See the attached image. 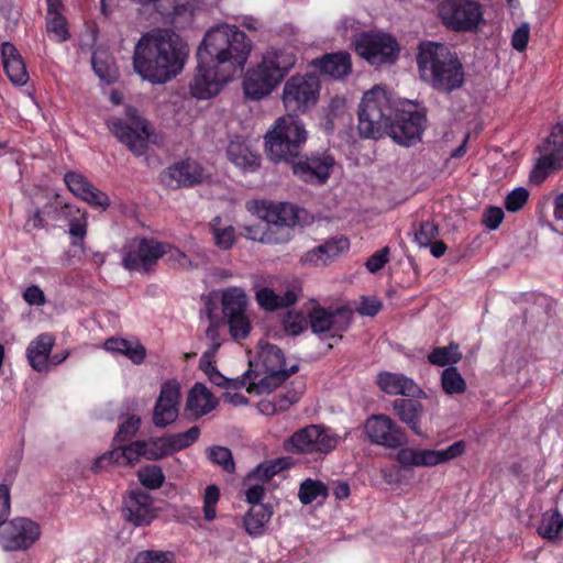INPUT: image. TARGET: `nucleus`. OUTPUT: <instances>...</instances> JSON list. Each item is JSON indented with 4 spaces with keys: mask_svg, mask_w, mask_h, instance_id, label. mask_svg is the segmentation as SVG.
I'll list each match as a JSON object with an SVG mask.
<instances>
[{
    "mask_svg": "<svg viewBox=\"0 0 563 563\" xmlns=\"http://www.w3.org/2000/svg\"><path fill=\"white\" fill-rule=\"evenodd\" d=\"M91 65L95 74L106 84H113L119 77V71L112 55L108 49L97 48L92 53Z\"/></svg>",
    "mask_w": 563,
    "mask_h": 563,
    "instance_id": "e433bc0d",
    "label": "nucleus"
},
{
    "mask_svg": "<svg viewBox=\"0 0 563 563\" xmlns=\"http://www.w3.org/2000/svg\"><path fill=\"white\" fill-rule=\"evenodd\" d=\"M289 466L290 461L287 457H279L272 461H265L253 471V475L263 481H269L276 474L284 470H287Z\"/></svg>",
    "mask_w": 563,
    "mask_h": 563,
    "instance_id": "09e8293b",
    "label": "nucleus"
},
{
    "mask_svg": "<svg viewBox=\"0 0 563 563\" xmlns=\"http://www.w3.org/2000/svg\"><path fill=\"white\" fill-rule=\"evenodd\" d=\"M188 55L187 44L170 31L159 30L142 36L135 46V71L153 84H164L183 69Z\"/></svg>",
    "mask_w": 563,
    "mask_h": 563,
    "instance_id": "f257e3e1",
    "label": "nucleus"
},
{
    "mask_svg": "<svg viewBox=\"0 0 563 563\" xmlns=\"http://www.w3.org/2000/svg\"><path fill=\"white\" fill-rule=\"evenodd\" d=\"M308 139L305 123L291 113L279 117L265 134L268 157L274 162H292Z\"/></svg>",
    "mask_w": 563,
    "mask_h": 563,
    "instance_id": "423d86ee",
    "label": "nucleus"
},
{
    "mask_svg": "<svg viewBox=\"0 0 563 563\" xmlns=\"http://www.w3.org/2000/svg\"><path fill=\"white\" fill-rule=\"evenodd\" d=\"M222 312L227 318L246 313L249 298L240 287H230L222 292Z\"/></svg>",
    "mask_w": 563,
    "mask_h": 563,
    "instance_id": "58836bf2",
    "label": "nucleus"
},
{
    "mask_svg": "<svg viewBox=\"0 0 563 563\" xmlns=\"http://www.w3.org/2000/svg\"><path fill=\"white\" fill-rule=\"evenodd\" d=\"M320 71L332 78H343L352 69L351 56L346 52L325 54L322 58L313 62Z\"/></svg>",
    "mask_w": 563,
    "mask_h": 563,
    "instance_id": "2f4dec72",
    "label": "nucleus"
},
{
    "mask_svg": "<svg viewBox=\"0 0 563 563\" xmlns=\"http://www.w3.org/2000/svg\"><path fill=\"white\" fill-rule=\"evenodd\" d=\"M297 371V363L287 367L285 354H255L249 360V369L244 376L228 378L223 388L238 390L246 387L249 394H269Z\"/></svg>",
    "mask_w": 563,
    "mask_h": 563,
    "instance_id": "20e7f679",
    "label": "nucleus"
},
{
    "mask_svg": "<svg viewBox=\"0 0 563 563\" xmlns=\"http://www.w3.org/2000/svg\"><path fill=\"white\" fill-rule=\"evenodd\" d=\"M294 229L286 225L265 224L264 244L282 245L291 241Z\"/></svg>",
    "mask_w": 563,
    "mask_h": 563,
    "instance_id": "8fccbe9b",
    "label": "nucleus"
},
{
    "mask_svg": "<svg viewBox=\"0 0 563 563\" xmlns=\"http://www.w3.org/2000/svg\"><path fill=\"white\" fill-rule=\"evenodd\" d=\"M227 155L230 162L245 172H254L260 167V156L241 140L230 141Z\"/></svg>",
    "mask_w": 563,
    "mask_h": 563,
    "instance_id": "473e14b6",
    "label": "nucleus"
},
{
    "mask_svg": "<svg viewBox=\"0 0 563 563\" xmlns=\"http://www.w3.org/2000/svg\"><path fill=\"white\" fill-rule=\"evenodd\" d=\"M320 80L312 74L290 77L283 89V103L288 111L306 112L312 108L319 98Z\"/></svg>",
    "mask_w": 563,
    "mask_h": 563,
    "instance_id": "9b49d317",
    "label": "nucleus"
},
{
    "mask_svg": "<svg viewBox=\"0 0 563 563\" xmlns=\"http://www.w3.org/2000/svg\"><path fill=\"white\" fill-rule=\"evenodd\" d=\"M3 525L0 547L4 551L26 550L41 534L38 525L29 518H15Z\"/></svg>",
    "mask_w": 563,
    "mask_h": 563,
    "instance_id": "f3484780",
    "label": "nucleus"
},
{
    "mask_svg": "<svg viewBox=\"0 0 563 563\" xmlns=\"http://www.w3.org/2000/svg\"><path fill=\"white\" fill-rule=\"evenodd\" d=\"M179 396V384L176 380L163 384L153 411L156 427L164 428L177 419Z\"/></svg>",
    "mask_w": 563,
    "mask_h": 563,
    "instance_id": "412c9836",
    "label": "nucleus"
},
{
    "mask_svg": "<svg viewBox=\"0 0 563 563\" xmlns=\"http://www.w3.org/2000/svg\"><path fill=\"white\" fill-rule=\"evenodd\" d=\"M417 64L422 80L439 91L451 92L463 86L462 62L445 44L431 41L420 43Z\"/></svg>",
    "mask_w": 563,
    "mask_h": 563,
    "instance_id": "f03ea898",
    "label": "nucleus"
},
{
    "mask_svg": "<svg viewBox=\"0 0 563 563\" xmlns=\"http://www.w3.org/2000/svg\"><path fill=\"white\" fill-rule=\"evenodd\" d=\"M141 457H143L141 440L125 445L119 443L117 448L99 456L93 464V468H106L110 464L129 466L139 462Z\"/></svg>",
    "mask_w": 563,
    "mask_h": 563,
    "instance_id": "bb28decb",
    "label": "nucleus"
},
{
    "mask_svg": "<svg viewBox=\"0 0 563 563\" xmlns=\"http://www.w3.org/2000/svg\"><path fill=\"white\" fill-rule=\"evenodd\" d=\"M354 45L356 53L374 66L394 63L399 52L397 41L383 32H364Z\"/></svg>",
    "mask_w": 563,
    "mask_h": 563,
    "instance_id": "4468645a",
    "label": "nucleus"
},
{
    "mask_svg": "<svg viewBox=\"0 0 563 563\" xmlns=\"http://www.w3.org/2000/svg\"><path fill=\"white\" fill-rule=\"evenodd\" d=\"M207 456L213 463L219 465L224 472L233 473L235 464L231 451L221 445H214L207 449Z\"/></svg>",
    "mask_w": 563,
    "mask_h": 563,
    "instance_id": "de8ad7c7",
    "label": "nucleus"
},
{
    "mask_svg": "<svg viewBox=\"0 0 563 563\" xmlns=\"http://www.w3.org/2000/svg\"><path fill=\"white\" fill-rule=\"evenodd\" d=\"M141 442L143 457L146 460L156 461L170 455L165 437Z\"/></svg>",
    "mask_w": 563,
    "mask_h": 563,
    "instance_id": "5fc2aeb1",
    "label": "nucleus"
},
{
    "mask_svg": "<svg viewBox=\"0 0 563 563\" xmlns=\"http://www.w3.org/2000/svg\"><path fill=\"white\" fill-rule=\"evenodd\" d=\"M134 563H176L169 551L145 550L137 553Z\"/></svg>",
    "mask_w": 563,
    "mask_h": 563,
    "instance_id": "13d9d810",
    "label": "nucleus"
},
{
    "mask_svg": "<svg viewBox=\"0 0 563 563\" xmlns=\"http://www.w3.org/2000/svg\"><path fill=\"white\" fill-rule=\"evenodd\" d=\"M376 384L383 393L389 396L426 397L422 388L412 378L401 373L382 371L376 375Z\"/></svg>",
    "mask_w": 563,
    "mask_h": 563,
    "instance_id": "5701e85b",
    "label": "nucleus"
},
{
    "mask_svg": "<svg viewBox=\"0 0 563 563\" xmlns=\"http://www.w3.org/2000/svg\"><path fill=\"white\" fill-rule=\"evenodd\" d=\"M164 253V244L153 240L141 239L129 246L122 264L129 271L147 273Z\"/></svg>",
    "mask_w": 563,
    "mask_h": 563,
    "instance_id": "a211bd4d",
    "label": "nucleus"
},
{
    "mask_svg": "<svg viewBox=\"0 0 563 563\" xmlns=\"http://www.w3.org/2000/svg\"><path fill=\"white\" fill-rule=\"evenodd\" d=\"M218 406V399L201 383H196L188 393L186 409L195 418H201Z\"/></svg>",
    "mask_w": 563,
    "mask_h": 563,
    "instance_id": "c756f323",
    "label": "nucleus"
},
{
    "mask_svg": "<svg viewBox=\"0 0 563 563\" xmlns=\"http://www.w3.org/2000/svg\"><path fill=\"white\" fill-rule=\"evenodd\" d=\"M272 515L273 509L269 505L252 506L243 517V527L246 533L253 538L264 534Z\"/></svg>",
    "mask_w": 563,
    "mask_h": 563,
    "instance_id": "c9c22d12",
    "label": "nucleus"
},
{
    "mask_svg": "<svg viewBox=\"0 0 563 563\" xmlns=\"http://www.w3.org/2000/svg\"><path fill=\"white\" fill-rule=\"evenodd\" d=\"M394 106L387 91L375 87L364 93L358 107V133L365 139H378L388 129Z\"/></svg>",
    "mask_w": 563,
    "mask_h": 563,
    "instance_id": "0eeeda50",
    "label": "nucleus"
},
{
    "mask_svg": "<svg viewBox=\"0 0 563 563\" xmlns=\"http://www.w3.org/2000/svg\"><path fill=\"white\" fill-rule=\"evenodd\" d=\"M388 254H389V249L387 246L375 252L366 261V264H365L366 268L371 273H376V272L380 271L388 261Z\"/></svg>",
    "mask_w": 563,
    "mask_h": 563,
    "instance_id": "338daca9",
    "label": "nucleus"
},
{
    "mask_svg": "<svg viewBox=\"0 0 563 563\" xmlns=\"http://www.w3.org/2000/svg\"><path fill=\"white\" fill-rule=\"evenodd\" d=\"M438 11L443 23L453 31H473L483 22L482 5L472 0H442Z\"/></svg>",
    "mask_w": 563,
    "mask_h": 563,
    "instance_id": "f8f14e48",
    "label": "nucleus"
},
{
    "mask_svg": "<svg viewBox=\"0 0 563 563\" xmlns=\"http://www.w3.org/2000/svg\"><path fill=\"white\" fill-rule=\"evenodd\" d=\"M55 344V338L51 333L37 335L27 346L26 352H51Z\"/></svg>",
    "mask_w": 563,
    "mask_h": 563,
    "instance_id": "0e129e2a",
    "label": "nucleus"
},
{
    "mask_svg": "<svg viewBox=\"0 0 563 563\" xmlns=\"http://www.w3.org/2000/svg\"><path fill=\"white\" fill-rule=\"evenodd\" d=\"M320 496L322 498L328 496V488L322 482L307 478L300 484L298 498L301 504L309 505Z\"/></svg>",
    "mask_w": 563,
    "mask_h": 563,
    "instance_id": "79ce46f5",
    "label": "nucleus"
},
{
    "mask_svg": "<svg viewBox=\"0 0 563 563\" xmlns=\"http://www.w3.org/2000/svg\"><path fill=\"white\" fill-rule=\"evenodd\" d=\"M353 310L346 306L324 308L313 307L309 313V327L321 340L327 341L328 349H334L342 340L352 322Z\"/></svg>",
    "mask_w": 563,
    "mask_h": 563,
    "instance_id": "6e6552de",
    "label": "nucleus"
},
{
    "mask_svg": "<svg viewBox=\"0 0 563 563\" xmlns=\"http://www.w3.org/2000/svg\"><path fill=\"white\" fill-rule=\"evenodd\" d=\"M229 330L233 339H244L251 331V321L247 313L227 318Z\"/></svg>",
    "mask_w": 563,
    "mask_h": 563,
    "instance_id": "4d7b16f0",
    "label": "nucleus"
},
{
    "mask_svg": "<svg viewBox=\"0 0 563 563\" xmlns=\"http://www.w3.org/2000/svg\"><path fill=\"white\" fill-rule=\"evenodd\" d=\"M333 167L334 158L327 153H321L312 155L303 162L295 163L292 172L305 181L322 184L329 178Z\"/></svg>",
    "mask_w": 563,
    "mask_h": 563,
    "instance_id": "393cba45",
    "label": "nucleus"
},
{
    "mask_svg": "<svg viewBox=\"0 0 563 563\" xmlns=\"http://www.w3.org/2000/svg\"><path fill=\"white\" fill-rule=\"evenodd\" d=\"M540 157L534 174L541 179L551 170L563 167V123L553 128L544 143L539 146Z\"/></svg>",
    "mask_w": 563,
    "mask_h": 563,
    "instance_id": "aec40b11",
    "label": "nucleus"
},
{
    "mask_svg": "<svg viewBox=\"0 0 563 563\" xmlns=\"http://www.w3.org/2000/svg\"><path fill=\"white\" fill-rule=\"evenodd\" d=\"M68 354H26L29 364L37 372L49 371L63 363Z\"/></svg>",
    "mask_w": 563,
    "mask_h": 563,
    "instance_id": "6e6d98bb",
    "label": "nucleus"
},
{
    "mask_svg": "<svg viewBox=\"0 0 563 563\" xmlns=\"http://www.w3.org/2000/svg\"><path fill=\"white\" fill-rule=\"evenodd\" d=\"M197 71L190 82L191 95L200 100L217 96L231 76L219 68L203 51H197Z\"/></svg>",
    "mask_w": 563,
    "mask_h": 563,
    "instance_id": "ddd939ff",
    "label": "nucleus"
},
{
    "mask_svg": "<svg viewBox=\"0 0 563 563\" xmlns=\"http://www.w3.org/2000/svg\"><path fill=\"white\" fill-rule=\"evenodd\" d=\"M1 53L3 67L10 81L16 86L25 85L29 80V75L22 56L15 46L5 42L2 44Z\"/></svg>",
    "mask_w": 563,
    "mask_h": 563,
    "instance_id": "7c9ffc66",
    "label": "nucleus"
},
{
    "mask_svg": "<svg viewBox=\"0 0 563 563\" xmlns=\"http://www.w3.org/2000/svg\"><path fill=\"white\" fill-rule=\"evenodd\" d=\"M427 128V114L424 110H401L390 120L388 133L390 137L402 146H413L421 141L423 131Z\"/></svg>",
    "mask_w": 563,
    "mask_h": 563,
    "instance_id": "2eb2a0df",
    "label": "nucleus"
},
{
    "mask_svg": "<svg viewBox=\"0 0 563 563\" xmlns=\"http://www.w3.org/2000/svg\"><path fill=\"white\" fill-rule=\"evenodd\" d=\"M393 410L399 420L406 423L413 433L421 435V418L424 413L423 405L416 398H397L391 402Z\"/></svg>",
    "mask_w": 563,
    "mask_h": 563,
    "instance_id": "c85d7f7f",
    "label": "nucleus"
},
{
    "mask_svg": "<svg viewBox=\"0 0 563 563\" xmlns=\"http://www.w3.org/2000/svg\"><path fill=\"white\" fill-rule=\"evenodd\" d=\"M46 32L51 38L57 43H63L68 40L69 32L67 23L62 13L52 12L46 15Z\"/></svg>",
    "mask_w": 563,
    "mask_h": 563,
    "instance_id": "49530a36",
    "label": "nucleus"
},
{
    "mask_svg": "<svg viewBox=\"0 0 563 563\" xmlns=\"http://www.w3.org/2000/svg\"><path fill=\"white\" fill-rule=\"evenodd\" d=\"M439 229L434 222L426 221L420 224L419 231L416 232L415 240L420 247H427L438 235Z\"/></svg>",
    "mask_w": 563,
    "mask_h": 563,
    "instance_id": "052dcab7",
    "label": "nucleus"
},
{
    "mask_svg": "<svg viewBox=\"0 0 563 563\" xmlns=\"http://www.w3.org/2000/svg\"><path fill=\"white\" fill-rule=\"evenodd\" d=\"M200 435V429L197 426L191 427L189 430L180 433H175L165 437L169 454L184 450L195 443Z\"/></svg>",
    "mask_w": 563,
    "mask_h": 563,
    "instance_id": "37998d69",
    "label": "nucleus"
},
{
    "mask_svg": "<svg viewBox=\"0 0 563 563\" xmlns=\"http://www.w3.org/2000/svg\"><path fill=\"white\" fill-rule=\"evenodd\" d=\"M154 9L166 22L177 24L180 20L190 18V3L188 0H152Z\"/></svg>",
    "mask_w": 563,
    "mask_h": 563,
    "instance_id": "f704fd0d",
    "label": "nucleus"
},
{
    "mask_svg": "<svg viewBox=\"0 0 563 563\" xmlns=\"http://www.w3.org/2000/svg\"><path fill=\"white\" fill-rule=\"evenodd\" d=\"M207 178L205 168L191 159L175 163L161 174L162 183L172 189L196 186Z\"/></svg>",
    "mask_w": 563,
    "mask_h": 563,
    "instance_id": "6ab92c4d",
    "label": "nucleus"
},
{
    "mask_svg": "<svg viewBox=\"0 0 563 563\" xmlns=\"http://www.w3.org/2000/svg\"><path fill=\"white\" fill-rule=\"evenodd\" d=\"M64 180L68 187V189L78 198L82 199L84 201L88 202L89 205L93 207H99L101 209H106L110 205L109 197L96 188L90 181L87 180L86 177H84L80 174H77L75 172H68Z\"/></svg>",
    "mask_w": 563,
    "mask_h": 563,
    "instance_id": "a878e982",
    "label": "nucleus"
},
{
    "mask_svg": "<svg viewBox=\"0 0 563 563\" xmlns=\"http://www.w3.org/2000/svg\"><path fill=\"white\" fill-rule=\"evenodd\" d=\"M103 347L107 352H146L145 346L136 338H110Z\"/></svg>",
    "mask_w": 563,
    "mask_h": 563,
    "instance_id": "603ef678",
    "label": "nucleus"
},
{
    "mask_svg": "<svg viewBox=\"0 0 563 563\" xmlns=\"http://www.w3.org/2000/svg\"><path fill=\"white\" fill-rule=\"evenodd\" d=\"M537 532L543 539L556 543L562 540L563 515L558 509L544 511Z\"/></svg>",
    "mask_w": 563,
    "mask_h": 563,
    "instance_id": "4c0bfd02",
    "label": "nucleus"
},
{
    "mask_svg": "<svg viewBox=\"0 0 563 563\" xmlns=\"http://www.w3.org/2000/svg\"><path fill=\"white\" fill-rule=\"evenodd\" d=\"M307 319L302 313L288 312L284 318V327L292 335L301 333L307 327Z\"/></svg>",
    "mask_w": 563,
    "mask_h": 563,
    "instance_id": "e2e57ef3",
    "label": "nucleus"
},
{
    "mask_svg": "<svg viewBox=\"0 0 563 563\" xmlns=\"http://www.w3.org/2000/svg\"><path fill=\"white\" fill-rule=\"evenodd\" d=\"M441 385L443 390L449 394H462L466 389V383L456 367L449 366L441 374Z\"/></svg>",
    "mask_w": 563,
    "mask_h": 563,
    "instance_id": "a18cd8bd",
    "label": "nucleus"
},
{
    "mask_svg": "<svg viewBox=\"0 0 563 563\" xmlns=\"http://www.w3.org/2000/svg\"><path fill=\"white\" fill-rule=\"evenodd\" d=\"M295 64L296 56L292 52L279 48L267 49L257 66L246 71L243 80L244 93L253 100L268 96Z\"/></svg>",
    "mask_w": 563,
    "mask_h": 563,
    "instance_id": "39448f33",
    "label": "nucleus"
},
{
    "mask_svg": "<svg viewBox=\"0 0 563 563\" xmlns=\"http://www.w3.org/2000/svg\"><path fill=\"white\" fill-rule=\"evenodd\" d=\"M140 483L148 489L159 488L165 481L163 470L158 465H146L137 472Z\"/></svg>",
    "mask_w": 563,
    "mask_h": 563,
    "instance_id": "3c124183",
    "label": "nucleus"
},
{
    "mask_svg": "<svg viewBox=\"0 0 563 563\" xmlns=\"http://www.w3.org/2000/svg\"><path fill=\"white\" fill-rule=\"evenodd\" d=\"M382 308V302L375 297H362L356 310L362 316L373 317Z\"/></svg>",
    "mask_w": 563,
    "mask_h": 563,
    "instance_id": "774afa93",
    "label": "nucleus"
},
{
    "mask_svg": "<svg viewBox=\"0 0 563 563\" xmlns=\"http://www.w3.org/2000/svg\"><path fill=\"white\" fill-rule=\"evenodd\" d=\"M256 212L258 218L267 224L292 228L298 221L297 208L287 202H261L256 208Z\"/></svg>",
    "mask_w": 563,
    "mask_h": 563,
    "instance_id": "cd10ccee",
    "label": "nucleus"
},
{
    "mask_svg": "<svg viewBox=\"0 0 563 563\" xmlns=\"http://www.w3.org/2000/svg\"><path fill=\"white\" fill-rule=\"evenodd\" d=\"M504 219V211L499 207H488L483 213L482 222L489 230H496Z\"/></svg>",
    "mask_w": 563,
    "mask_h": 563,
    "instance_id": "69168bd1",
    "label": "nucleus"
},
{
    "mask_svg": "<svg viewBox=\"0 0 563 563\" xmlns=\"http://www.w3.org/2000/svg\"><path fill=\"white\" fill-rule=\"evenodd\" d=\"M396 461L401 465L404 468H410V467H420L426 466L430 467V457H429V450H419V449H412V448H401L397 452Z\"/></svg>",
    "mask_w": 563,
    "mask_h": 563,
    "instance_id": "ea45409f",
    "label": "nucleus"
},
{
    "mask_svg": "<svg viewBox=\"0 0 563 563\" xmlns=\"http://www.w3.org/2000/svg\"><path fill=\"white\" fill-rule=\"evenodd\" d=\"M255 299L262 309L275 311L294 305L298 300V291L288 289L284 295H278L273 289L263 287L257 289Z\"/></svg>",
    "mask_w": 563,
    "mask_h": 563,
    "instance_id": "72a5a7b5",
    "label": "nucleus"
},
{
    "mask_svg": "<svg viewBox=\"0 0 563 563\" xmlns=\"http://www.w3.org/2000/svg\"><path fill=\"white\" fill-rule=\"evenodd\" d=\"M220 490L217 485L207 486L203 495V515L207 521L216 518V505L219 501Z\"/></svg>",
    "mask_w": 563,
    "mask_h": 563,
    "instance_id": "bf43d9fd",
    "label": "nucleus"
},
{
    "mask_svg": "<svg viewBox=\"0 0 563 563\" xmlns=\"http://www.w3.org/2000/svg\"><path fill=\"white\" fill-rule=\"evenodd\" d=\"M198 51H203L214 65L232 76L242 70L252 52V42L235 25L222 24L209 30Z\"/></svg>",
    "mask_w": 563,
    "mask_h": 563,
    "instance_id": "7ed1b4c3",
    "label": "nucleus"
},
{
    "mask_svg": "<svg viewBox=\"0 0 563 563\" xmlns=\"http://www.w3.org/2000/svg\"><path fill=\"white\" fill-rule=\"evenodd\" d=\"M141 422V418L136 415L126 416V418L119 424L113 442L119 444L131 440L139 431Z\"/></svg>",
    "mask_w": 563,
    "mask_h": 563,
    "instance_id": "864d4df0",
    "label": "nucleus"
},
{
    "mask_svg": "<svg viewBox=\"0 0 563 563\" xmlns=\"http://www.w3.org/2000/svg\"><path fill=\"white\" fill-rule=\"evenodd\" d=\"M214 244L221 250H229L235 241V230L232 225H222L221 219L216 217L209 224Z\"/></svg>",
    "mask_w": 563,
    "mask_h": 563,
    "instance_id": "a19ab883",
    "label": "nucleus"
},
{
    "mask_svg": "<svg viewBox=\"0 0 563 563\" xmlns=\"http://www.w3.org/2000/svg\"><path fill=\"white\" fill-rule=\"evenodd\" d=\"M364 431L372 444L399 449L407 442L404 429L389 416L372 415L364 422Z\"/></svg>",
    "mask_w": 563,
    "mask_h": 563,
    "instance_id": "dca6fc26",
    "label": "nucleus"
},
{
    "mask_svg": "<svg viewBox=\"0 0 563 563\" xmlns=\"http://www.w3.org/2000/svg\"><path fill=\"white\" fill-rule=\"evenodd\" d=\"M340 437L330 428L310 424L296 431L286 442V450L297 454L323 456L339 444Z\"/></svg>",
    "mask_w": 563,
    "mask_h": 563,
    "instance_id": "9d476101",
    "label": "nucleus"
},
{
    "mask_svg": "<svg viewBox=\"0 0 563 563\" xmlns=\"http://www.w3.org/2000/svg\"><path fill=\"white\" fill-rule=\"evenodd\" d=\"M347 249V239H332L321 245L316 246L312 250L305 252L299 258V264L302 267L328 266Z\"/></svg>",
    "mask_w": 563,
    "mask_h": 563,
    "instance_id": "b1692460",
    "label": "nucleus"
},
{
    "mask_svg": "<svg viewBox=\"0 0 563 563\" xmlns=\"http://www.w3.org/2000/svg\"><path fill=\"white\" fill-rule=\"evenodd\" d=\"M107 125L135 156H142L147 152L152 132L147 121L139 114L136 109L128 108L125 119L109 118Z\"/></svg>",
    "mask_w": 563,
    "mask_h": 563,
    "instance_id": "1a4fd4ad",
    "label": "nucleus"
},
{
    "mask_svg": "<svg viewBox=\"0 0 563 563\" xmlns=\"http://www.w3.org/2000/svg\"><path fill=\"white\" fill-rule=\"evenodd\" d=\"M123 517L135 527L148 526L156 518L153 498L142 490H133L124 500Z\"/></svg>",
    "mask_w": 563,
    "mask_h": 563,
    "instance_id": "4be33fe9",
    "label": "nucleus"
},
{
    "mask_svg": "<svg viewBox=\"0 0 563 563\" xmlns=\"http://www.w3.org/2000/svg\"><path fill=\"white\" fill-rule=\"evenodd\" d=\"M465 449V441L460 440L443 450H429L430 466L455 460L464 454Z\"/></svg>",
    "mask_w": 563,
    "mask_h": 563,
    "instance_id": "c03bdc74",
    "label": "nucleus"
},
{
    "mask_svg": "<svg viewBox=\"0 0 563 563\" xmlns=\"http://www.w3.org/2000/svg\"><path fill=\"white\" fill-rule=\"evenodd\" d=\"M529 192L526 188L519 187L509 192L505 199V208L509 212L520 210L528 201Z\"/></svg>",
    "mask_w": 563,
    "mask_h": 563,
    "instance_id": "680f3d73",
    "label": "nucleus"
}]
</instances>
